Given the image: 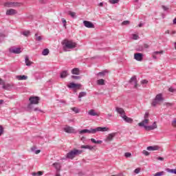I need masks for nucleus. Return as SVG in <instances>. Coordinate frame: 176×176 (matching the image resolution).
<instances>
[{"label": "nucleus", "instance_id": "obj_1", "mask_svg": "<svg viewBox=\"0 0 176 176\" xmlns=\"http://www.w3.org/2000/svg\"><path fill=\"white\" fill-rule=\"evenodd\" d=\"M82 150H78V149H74L67 153L65 155V158H63L64 160H67V159H69L70 160H72L74 157H76L78 155H80L82 153Z\"/></svg>", "mask_w": 176, "mask_h": 176}, {"label": "nucleus", "instance_id": "obj_2", "mask_svg": "<svg viewBox=\"0 0 176 176\" xmlns=\"http://www.w3.org/2000/svg\"><path fill=\"white\" fill-rule=\"evenodd\" d=\"M62 45H63V50H65V52H67V49L75 48V47L76 46V43L68 40H64L62 43Z\"/></svg>", "mask_w": 176, "mask_h": 176}, {"label": "nucleus", "instance_id": "obj_3", "mask_svg": "<svg viewBox=\"0 0 176 176\" xmlns=\"http://www.w3.org/2000/svg\"><path fill=\"white\" fill-rule=\"evenodd\" d=\"M39 100L40 98L38 96H31L29 98L30 103L28 105V109H31L32 104H39Z\"/></svg>", "mask_w": 176, "mask_h": 176}, {"label": "nucleus", "instance_id": "obj_4", "mask_svg": "<svg viewBox=\"0 0 176 176\" xmlns=\"http://www.w3.org/2000/svg\"><path fill=\"white\" fill-rule=\"evenodd\" d=\"M160 101H163V96L162 94H158L151 102L152 107H156Z\"/></svg>", "mask_w": 176, "mask_h": 176}, {"label": "nucleus", "instance_id": "obj_5", "mask_svg": "<svg viewBox=\"0 0 176 176\" xmlns=\"http://www.w3.org/2000/svg\"><path fill=\"white\" fill-rule=\"evenodd\" d=\"M146 124H144V125H139L140 127H144L146 131H151V130H155V129H157V125L156 124V122H154L153 125L146 126Z\"/></svg>", "mask_w": 176, "mask_h": 176}, {"label": "nucleus", "instance_id": "obj_6", "mask_svg": "<svg viewBox=\"0 0 176 176\" xmlns=\"http://www.w3.org/2000/svg\"><path fill=\"white\" fill-rule=\"evenodd\" d=\"M149 113L146 112L144 116V120H142L141 122L138 123V126H144V124H148L149 123Z\"/></svg>", "mask_w": 176, "mask_h": 176}, {"label": "nucleus", "instance_id": "obj_7", "mask_svg": "<svg viewBox=\"0 0 176 176\" xmlns=\"http://www.w3.org/2000/svg\"><path fill=\"white\" fill-rule=\"evenodd\" d=\"M9 52L13 53L14 54H20L21 53V47H11L9 48Z\"/></svg>", "mask_w": 176, "mask_h": 176}, {"label": "nucleus", "instance_id": "obj_8", "mask_svg": "<svg viewBox=\"0 0 176 176\" xmlns=\"http://www.w3.org/2000/svg\"><path fill=\"white\" fill-rule=\"evenodd\" d=\"M20 3L18 2H6L4 3V6H6V8H16V6H20Z\"/></svg>", "mask_w": 176, "mask_h": 176}, {"label": "nucleus", "instance_id": "obj_9", "mask_svg": "<svg viewBox=\"0 0 176 176\" xmlns=\"http://www.w3.org/2000/svg\"><path fill=\"white\" fill-rule=\"evenodd\" d=\"M109 128L108 127H101V126H98L96 129H93V133L94 134H96V133L97 131H102V133L105 132V131H109Z\"/></svg>", "mask_w": 176, "mask_h": 176}, {"label": "nucleus", "instance_id": "obj_10", "mask_svg": "<svg viewBox=\"0 0 176 176\" xmlns=\"http://www.w3.org/2000/svg\"><path fill=\"white\" fill-rule=\"evenodd\" d=\"M63 130L65 133H67L68 134H72L75 133V129H74V127L69 126H65Z\"/></svg>", "mask_w": 176, "mask_h": 176}, {"label": "nucleus", "instance_id": "obj_11", "mask_svg": "<svg viewBox=\"0 0 176 176\" xmlns=\"http://www.w3.org/2000/svg\"><path fill=\"white\" fill-rule=\"evenodd\" d=\"M116 112H118V113H119L120 118H123V116L126 115V112L124 111V109H123V108L122 107H116Z\"/></svg>", "mask_w": 176, "mask_h": 176}, {"label": "nucleus", "instance_id": "obj_12", "mask_svg": "<svg viewBox=\"0 0 176 176\" xmlns=\"http://www.w3.org/2000/svg\"><path fill=\"white\" fill-rule=\"evenodd\" d=\"M83 24L87 28H94V24L89 21H84Z\"/></svg>", "mask_w": 176, "mask_h": 176}, {"label": "nucleus", "instance_id": "obj_13", "mask_svg": "<svg viewBox=\"0 0 176 176\" xmlns=\"http://www.w3.org/2000/svg\"><path fill=\"white\" fill-rule=\"evenodd\" d=\"M14 14H17V11L14 9H9L6 11L7 16H14Z\"/></svg>", "mask_w": 176, "mask_h": 176}, {"label": "nucleus", "instance_id": "obj_14", "mask_svg": "<svg viewBox=\"0 0 176 176\" xmlns=\"http://www.w3.org/2000/svg\"><path fill=\"white\" fill-rule=\"evenodd\" d=\"M143 56L142 53H136L134 54V58L136 61H142Z\"/></svg>", "mask_w": 176, "mask_h": 176}, {"label": "nucleus", "instance_id": "obj_15", "mask_svg": "<svg viewBox=\"0 0 176 176\" xmlns=\"http://www.w3.org/2000/svg\"><path fill=\"white\" fill-rule=\"evenodd\" d=\"M131 85H133L135 89H137V77L135 76L131 77L129 80Z\"/></svg>", "mask_w": 176, "mask_h": 176}, {"label": "nucleus", "instance_id": "obj_16", "mask_svg": "<svg viewBox=\"0 0 176 176\" xmlns=\"http://www.w3.org/2000/svg\"><path fill=\"white\" fill-rule=\"evenodd\" d=\"M116 135V133H109L106 138L105 141L106 142H109V141H112L113 140V138Z\"/></svg>", "mask_w": 176, "mask_h": 176}, {"label": "nucleus", "instance_id": "obj_17", "mask_svg": "<svg viewBox=\"0 0 176 176\" xmlns=\"http://www.w3.org/2000/svg\"><path fill=\"white\" fill-rule=\"evenodd\" d=\"M94 134L93 129H82L79 131V134Z\"/></svg>", "mask_w": 176, "mask_h": 176}, {"label": "nucleus", "instance_id": "obj_18", "mask_svg": "<svg viewBox=\"0 0 176 176\" xmlns=\"http://www.w3.org/2000/svg\"><path fill=\"white\" fill-rule=\"evenodd\" d=\"M122 119H123V120L125 121L126 123H130V124H131V123H133V118H130V117H128V116H126V115L124 116H122Z\"/></svg>", "mask_w": 176, "mask_h": 176}, {"label": "nucleus", "instance_id": "obj_19", "mask_svg": "<svg viewBox=\"0 0 176 176\" xmlns=\"http://www.w3.org/2000/svg\"><path fill=\"white\" fill-rule=\"evenodd\" d=\"M147 151H159L160 147L157 145L155 146H149L146 148Z\"/></svg>", "mask_w": 176, "mask_h": 176}, {"label": "nucleus", "instance_id": "obj_20", "mask_svg": "<svg viewBox=\"0 0 176 176\" xmlns=\"http://www.w3.org/2000/svg\"><path fill=\"white\" fill-rule=\"evenodd\" d=\"M67 87H69V89H75L76 87H80V85L71 82L69 85H67Z\"/></svg>", "mask_w": 176, "mask_h": 176}, {"label": "nucleus", "instance_id": "obj_21", "mask_svg": "<svg viewBox=\"0 0 176 176\" xmlns=\"http://www.w3.org/2000/svg\"><path fill=\"white\" fill-rule=\"evenodd\" d=\"M16 78L18 80H27L28 79V76H25V75H23V76H16Z\"/></svg>", "mask_w": 176, "mask_h": 176}, {"label": "nucleus", "instance_id": "obj_22", "mask_svg": "<svg viewBox=\"0 0 176 176\" xmlns=\"http://www.w3.org/2000/svg\"><path fill=\"white\" fill-rule=\"evenodd\" d=\"M88 115H89V116H100L98 113H96V111L94 109L89 110V112H88Z\"/></svg>", "mask_w": 176, "mask_h": 176}, {"label": "nucleus", "instance_id": "obj_23", "mask_svg": "<svg viewBox=\"0 0 176 176\" xmlns=\"http://www.w3.org/2000/svg\"><path fill=\"white\" fill-rule=\"evenodd\" d=\"M0 85L3 86V89H5L6 90L8 89V87H10L9 84L5 85V81L0 78Z\"/></svg>", "mask_w": 176, "mask_h": 176}, {"label": "nucleus", "instance_id": "obj_24", "mask_svg": "<svg viewBox=\"0 0 176 176\" xmlns=\"http://www.w3.org/2000/svg\"><path fill=\"white\" fill-rule=\"evenodd\" d=\"M54 167L56 168V171H60L61 170V164L58 162H55L53 164Z\"/></svg>", "mask_w": 176, "mask_h": 176}, {"label": "nucleus", "instance_id": "obj_25", "mask_svg": "<svg viewBox=\"0 0 176 176\" xmlns=\"http://www.w3.org/2000/svg\"><path fill=\"white\" fill-rule=\"evenodd\" d=\"M25 63L27 67H30V65L32 64V62L30 60V58H28V56H25Z\"/></svg>", "mask_w": 176, "mask_h": 176}, {"label": "nucleus", "instance_id": "obj_26", "mask_svg": "<svg viewBox=\"0 0 176 176\" xmlns=\"http://www.w3.org/2000/svg\"><path fill=\"white\" fill-rule=\"evenodd\" d=\"M31 151L34 152V153H35V155H38V153H41V150H36V146L32 147Z\"/></svg>", "mask_w": 176, "mask_h": 176}, {"label": "nucleus", "instance_id": "obj_27", "mask_svg": "<svg viewBox=\"0 0 176 176\" xmlns=\"http://www.w3.org/2000/svg\"><path fill=\"white\" fill-rule=\"evenodd\" d=\"M87 93L85 91L80 92L78 95V100L79 101H82V97H86Z\"/></svg>", "mask_w": 176, "mask_h": 176}, {"label": "nucleus", "instance_id": "obj_28", "mask_svg": "<svg viewBox=\"0 0 176 176\" xmlns=\"http://www.w3.org/2000/svg\"><path fill=\"white\" fill-rule=\"evenodd\" d=\"M96 82L98 86H104L105 85V80L104 79H99Z\"/></svg>", "mask_w": 176, "mask_h": 176}, {"label": "nucleus", "instance_id": "obj_29", "mask_svg": "<svg viewBox=\"0 0 176 176\" xmlns=\"http://www.w3.org/2000/svg\"><path fill=\"white\" fill-rule=\"evenodd\" d=\"M67 76H68V72L67 70L63 71L60 73L61 78H67Z\"/></svg>", "mask_w": 176, "mask_h": 176}, {"label": "nucleus", "instance_id": "obj_30", "mask_svg": "<svg viewBox=\"0 0 176 176\" xmlns=\"http://www.w3.org/2000/svg\"><path fill=\"white\" fill-rule=\"evenodd\" d=\"M72 74L73 75H79V69L78 68H74L72 70Z\"/></svg>", "mask_w": 176, "mask_h": 176}, {"label": "nucleus", "instance_id": "obj_31", "mask_svg": "<svg viewBox=\"0 0 176 176\" xmlns=\"http://www.w3.org/2000/svg\"><path fill=\"white\" fill-rule=\"evenodd\" d=\"M91 142H93V144H102V140H96L94 138L91 139Z\"/></svg>", "mask_w": 176, "mask_h": 176}, {"label": "nucleus", "instance_id": "obj_32", "mask_svg": "<svg viewBox=\"0 0 176 176\" xmlns=\"http://www.w3.org/2000/svg\"><path fill=\"white\" fill-rule=\"evenodd\" d=\"M49 49L46 48V49H44L42 52V55L43 56H47L49 54Z\"/></svg>", "mask_w": 176, "mask_h": 176}, {"label": "nucleus", "instance_id": "obj_33", "mask_svg": "<svg viewBox=\"0 0 176 176\" xmlns=\"http://www.w3.org/2000/svg\"><path fill=\"white\" fill-rule=\"evenodd\" d=\"M21 34L24 36H30V32L28 30H25L21 32Z\"/></svg>", "mask_w": 176, "mask_h": 176}, {"label": "nucleus", "instance_id": "obj_34", "mask_svg": "<svg viewBox=\"0 0 176 176\" xmlns=\"http://www.w3.org/2000/svg\"><path fill=\"white\" fill-rule=\"evenodd\" d=\"M69 16H71V17H72V19L76 18V13H75L74 12H69Z\"/></svg>", "mask_w": 176, "mask_h": 176}, {"label": "nucleus", "instance_id": "obj_35", "mask_svg": "<svg viewBox=\"0 0 176 176\" xmlns=\"http://www.w3.org/2000/svg\"><path fill=\"white\" fill-rule=\"evenodd\" d=\"M107 74V70H104L103 72H99L98 74V76H105V74Z\"/></svg>", "mask_w": 176, "mask_h": 176}, {"label": "nucleus", "instance_id": "obj_36", "mask_svg": "<svg viewBox=\"0 0 176 176\" xmlns=\"http://www.w3.org/2000/svg\"><path fill=\"white\" fill-rule=\"evenodd\" d=\"M164 175V171L157 172L153 176H162Z\"/></svg>", "mask_w": 176, "mask_h": 176}, {"label": "nucleus", "instance_id": "obj_37", "mask_svg": "<svg viewBox=\"0 0 176 176\" xmlns=\"http://www.w3.org/2000/svg\"><path fill=\"white\" fill-rule=\"evenodd\" d=\"M35 36H36V41H38V42H41V41H42V36H38V34H36Z\"/></svg>", "mask_w": 176, "mask_h": 176}, {"label": "nucleus", "instance_id": "obj_38", "mask_svg": "<svg viewBox=\"0 0 176 176\" xmlns=\"http://www.w3.org/2000/svg\"><path fill=\"white\" fill-rule=\"evenodd\" d=\"M109 2L111 5H115V3H118L119 2V0H109Z\"/></svg>", "mask_w": 176, "mask_h": 176}, {"label": "nucleus", "instance_id": "obj_39", "mask_svg": "<svg viewBox=\"0 0 176 176\" xmlns=\"http://www.w3.org/2000/svg\"><path fill=\"white\" fill-rule=\"evenodd\" d=\"M153 54H163V53H164V52L163 50H161V51H155L154 52H153Z\"/></svg>", "mask_w": 176, "mask_h": 176}, {"label": "nucleus", "instance_id": "obj_40", "mask_svg": "<svg viewBox=\"0 0 176 176\" xmlns=\"http://www.w3.org/2000/svg\"><path fill=\"white\" fill-rule=\"evenodd\" d=\"M72 110L75 112V113H79V109L76 107L72 108Z\"/></svg>", "mask_w": 176, "mask_h": 176}, {"label": "nucleus", "instance_id": "obj_41", "mask_svg": "<svg viewBox=\"0 0 176 176\" xmlns=\"http://www.w3.org/2000/svg\"><path fill=\"white\" fill-rule=\"evenodd\" d=\"M132 36H133L132 38L134 41H137V39H140V36H138V35H137V34H133Z\"/></svg>", "mask_w": 176, "mask_h": 176}, {"label": "nucleus", "instance_id": "obj_42", "mask_svg": "<svg viewBox=\"0 0 176 176\" xmlns=\"http://www.w3.org/2000/svg\"><path fill=\"white\" fill-rule=\"evenodd\" d=\"M124 156L125 157H131V153H129V152L125 153Z\"/></svg>", "mask_w": 176, "mask_h": 176}, {"label": "nucleus", "instance_id": "obj_43", "mask_svg": "<svg viewBox=\"0 0 176 176\" xmlns=\"http://www.w3.org/2000/svg\"><path fill=\"white\" fill-rule=\"evenodd\" d=\"M2 134H3V126L0 125V137L2 135Z\"/></svg>", "mask_w": 176, "mask_h": 176}, {"label": "nucleus", "instance_id": "obj_44", "mask_svg": "<svg viewBox=\"0 0 176 176\" xmlns=\"http://www.w3.org/2000/svg\"><path fill=\"white\" fill-rule=\"evenodd\" d=\"M142 153H143V155H144L145 156H149V152H148V151H146V150H144V151H142Z\"/></svg>", "mask_w": 176, "mask_h": 176}, {"label": "nucleus", "instance_id": "obj_45", "mask_svg": "<svg viewBox=\"0 0 176 176\" xmlns=\"http://www.w3.org/2000/svg\"><path fill=\"white\" fill-rule=\"evenodd\" d=\"M140 171H141V169L140 168H137L136 169H135L134 173L135 174H139Z\"/></svg>", "mask_w": 176, "mask_h": 176}, {"label": "nucleus", "instance_id": "obj_46", "mask_svg": "<svg viewBox=\"0 0 176 176\" xmlns=\"http://www.w3.org/2000/svg\"><path fill=\"white\" fill-rule=\"evenodd\" d=\"M127 24H130V21H124L122 23V25H127Z\"/></svg>", "mask_w": 176, "mask_h": 176}, {"label": "nucleus", "instance_id": "obj_47", "mask_svg": "<svg viewBox=\"0 0 176 176\" xmlns=\"http://www.w3.org/2000/svg\"><path fill=\"white\" fill-rule=\"evenodd\" d=\"M172 126L173 127H176V119H173V121H172Z\"/></svg>", "mask_w": 176, "mask_h": 176}, {"label": "nucleus", "instance_id": "obj_48", "mask_svg": "<svg viewBox=\"0 0 176 176\" xmlns=\"http://www.w3.org/2000/svg\"><path fill=\"white\" fill-rule=\"evenodd\" d=\"M33 111H34V112H42V111L41 110V109H39L38 107H36L33 109Z\"/></svg>", "mask_w": 176, "mask_h": 176}, {"label": "nucleus", "instance_id": "obj_49", "mask_svg": "<svg viewBox=\"0 0 176 176\" xmlns=\"http://www.w3.org/2000/svg\"><path fill=\"white\" fill-rule=\"evenodd\" d=\"M62 23H63V25L65 27H66V25H67V21L65 20V19H64V18L62 19Z\"/></svg>", "mask_w": 176, "mask_h": 176}, {"label": "nucleus", "instance_id": "obj_50", "mask_svg": "<svg viewBox=\"0 0 176 176\" xmlns=\"http://www.w3.org/2000/svg\"><path fill=\"white\" fill-rule=\"evenodd\" d=\"M163 10H164V12H167V10H168V7L165 6H162Z\"/></svg>", "mask_w": 176, "mask_h": 176}, {"label": "nucleus", "instance_id": "obj_51", "mask_svg": "<svg viewBox=\"0 0 176 176\" xmlns=\"http://www.w3.org/2000/svg\"><path fill=\"white\" fill-rule=\"evenodd\" d=\"M88 146L89 145H82L81 146H80V148H81V149H88Z\"/></svg>", "mask_w": 176, "mask_h": 176}, {"label": "nucleus", "instance_id": "obj_52", "mask_svg": "<svg viewBox=\"0 0 176 176\" xmlns=\"http://www.w3.org/2000/svg\"><path fill=\"white\" fill-rule=\"evenodd\" d=\"M141 83H142V85H146V83H148V80H142L141 81Z\"/></svg>", "mask_w": 176, "mask_h": 176}, {"label": "nucleus", "instance_id": "obj_53", "mask_svg": "<svg viewBox=\"0 0 176 176\" xmlns=\"http://www.w3.org/2000/svg\"><path fill=\"white\" fill-rule=\"evenodd\" d=\"M170 173H171L172 174L176 175V169H170Z\"/></svg>", "mask_w": 176, "mask_h": 176}, {"label": "nucleus", "instance_id": "obj_54", "mask_svg": "<svg viewBox=\"0 0 176 176\" xmlns=\"http://www.w3.org/2000/svg\"><path fill=\"white\" fill-rule=\"evenodd\" d=\"M37 175H38V176H42V175H43V171H38V172H37Z\"/></svg>", "mask_w": 176, "mask_h": 176}, {"label": "nucleus", "instance_id": "obj_55", "mask_svg": "<svg viewBox=\"0 0 176 176\" xmlns=\"http://www.w3.org/2000/svg\"><path fill=\"white\" fill-rule=\"evenodd\" d=\"M72 79H80V77L78 76H72Z\"/></svg>", "mask_w": 176, "mask_h": 176}, {"label": "nucleus", "instance_id": "obj_56", "mask_svg": "<svg viewBox=\"0 0 176 176\" xmlns=\"http://www.w3.org/2000/svg\"><path fill=\"white\" fill-rule=\"evenodd\" d=\"M88 149H89V151H93V149H94V146L88 145Z\"/></svg>", "mask_w": 176, "mask_h": 176}, {"label": "nucleus", "instance_id": "obj_57", "mask_svg": "<svg viewBox=\"0 0 176 176\" xmlns=\"http://www.w3.org/2000/svg\"><path fill=\"white\" fill-rule=\"evenodd\" d=\"M157 160L163 161V160H164V158L163 157H158L157 158Z\"/></svg>", "mask_w": 176, "mask_h": 176}, {"label": "nucleus", "instance_id": "obj_58", "mask_svg": "<svg viewBox=\"0 0 176 176\" xmlns=\"http://www.w3.org/2000/svg\"><path fill=\"white\" fill-rule=\"evenodd\" d=\"M168 90L170 93H174V89L173 87L169 88Z\"/></svg>", "mask_w": 176, "mask_h": 176}, {"label": "nucleus", "instance_id": "obj_59", "mask_svg": "<svg viewBox=\"0 0 176 176\" xmlns=\"http://www.w3.org/2000/svg\"><path fill=\"white\" fill-rule=\"evenodd\" d=\"M153 58L154 60H156L157 58V56H156V54H154L153 52Z\"/></svg>", "mask_w": 176, "mask_h": 176}, {"label": "nucleus", "instance_id": "obj_60", "mask_svg": "<svg viewBox=\"0 0 176 176\" xmlns=\"http://www.w3.org/2000/svg\"><path fill=\"white\" fill-rule=\"evenodd\" d=\"M109 118H112V113L107 114V118L109 119Z\"/></svg>", "mask_w": 176, "mask_h": 176}, {"label": "nucleus", "instance_id": "obj_61", "mask_svg": "<svg viewBox=\"0 0 176 176\" xmlns=\"http://www.w3.org/2000/svg\"><path fill=\"white\" fill-rule=\"evenodd\" d=\"M144 47L145 49H148V47H149V45H148V44H144Z\"/></svg>", "mask_w": 176, "mask_h": 176}, {"label": "nucleus", "instance_id": "obj_62", "mask_svg": "<svg viewBox=\"0 0 176 176\" xmlns=\"http://www.w3.org/2000/svg\"><path fill=\"white\" fill-rule=\"evenodd\" d=\"M173 24L175 25L176 24V17L173 19Z\"/></svg>", "mask_w": 176, "mask_h": 176}, {"label": "nucleus", "instance_id": "obj_63", "mask_svg": "<svg viewBox=\"0 0 176 176\" xmlns=\"http://www.w3.org/2000/svg\"><path fill=\"white\" fill-rule=\"evenodd\" d=\"M98 6H101V7L104 6V3H102V2L98 4Z\"/></svg>", "mask_w": 176, "mask_h": 176}, {"label": "nucleus", "instance_id": "obj_64", "mask_svg": "<svg viewBox=\"0 0 176 176\" xmlns=\"http://www.w3.org/2000/svg\"><path fill=\"white\" fill-rule=\"evenodd\" d=\"M170 34V35H174L175 34H176V32L172 31Z\"/></svg>", "mask_w": 176, "mask_h": 176}]
</instances>
